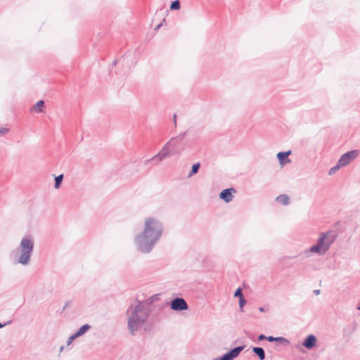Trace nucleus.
Here are the masks:
<instances>
[{"label":"nucleus","mask_w":360,"mask_h":360,"mask_svg":"<svg viewBox=\"0 0 360 360\" xmlns=\"http://www.w3.org/2000/svg\"><path fill=\"white\" fill-rule=\"evenodd\" d=\"M200 167V162H197V163L193 164L192 167H191V170L190 171V172L188 174V177L191 178L194 174H197L198 172V171H199Z\"/></svg>","instance_id":"nucleus-17"},{"label":"nucleus","mask_w":360,"mask_h":360,"mask_svg":"<svg viewBox=\"0 0 360 360\" xmlns=\"http://www.w3.org/2000/svg\"><path fill=\"white\" fill-rule=\"evenodd\" d=\"M314 292L316 294V295H319L320 293V290H316L314 291Z\"/></svg>","instance_id":"nucleus-31"},{"label":"nucleus","mask_w":360,"mask_h":360,"mask_svg":"<svg viewBox=\"0 0 360 360\" xmlns=\"http://www.w3.org/2000/svg\"><path fill=\"white\" fill-rule=\"evenodd\" d=\"M170 307L174 311H184L188 308L186 302L181 297H176L172 300Z\"/></svg>","instance_id":"nucleus-9"},{"label":"nucleus","mask_w":360,"mask_h":360,"mask_svg":"<svg viewBox=\"0 0 360 360\" xmlns=\"http://www.w3.org/2000/svg\"><path fill=\"white\" fill-rule=\"evenodd\" d=\"M34 248V239L32 235H25L20 242L14 255V262L23 266L30 263Z\"/></svg>","instance_id":"nucleus-3"},{"label":"nucleus","mask_w":360,"mask_h":360,"mask_svg":"<svg viewBox=\"0 0 360 360\" xmlns=\"http://www.w3.org/2000/svg\"><path fill=\"white\" fill-rule=\"evenodd\" d=\"M44 105V101L41 100L39 101L35 105H34L32 108V110H34L37 112H43V108Z\"/></svg>","instance_id":"nucleus-16"},{"label":"nucleus","mask_w":360,"mask_h":360,"mask_svg":"<svg viewBox=\"0 0 360 360\" xmlns=\"http://www.w3.org/2000/svg\"><path fill=\"white\" fill-rule=\"evenodd\" d=\"M158 299V295H154L152 297H150L149 299L146 300L145 302H149V307H150V304L153 302L154 300Z\"/></svg>","instance_id":"nucleus-24"},{"label":"nucleus","mask_w":360,"mask_h":360,"mask_svg":"<svg viewBox=\"0 0 360 360\" xmlns=\"http://www.w3.org/2000/svg\"><path fill=\"white\" fill-rule=\"evenodd\" d=\"M245 304H246V300L244 297L239 299V306H240L241 311H243V308Z\"/></svg>","instance_id":"nucleus-22"},{"label":"nucleus","mask_w":360,"mask_h":360,"mask_svg":"<svg viewBox=\"0 0 360 360\" xmlns=\"http://www.w3.org/2000/svg\"><path fill=\"white\" fill-rule=\"evenodd\" d=\"M357 309H358L359 310H360V306H359V307H357Z\"/></svg>","instance_id":"nucleus-35"},{"label":"nucleus","mask_w":360,"mask_h":360,"mask_svg":"<svg viewBox=\"0 0 360 360\" xmlns=\"http://www.w3.org/2000/svg\"><path fill=\"white\" fill-rule=\"evenodd\" d=\"M186 136V132H183L174 138L171 139L169 141H174L172 146H169L172 150L176 151V154H180L184 149V144L182 143Z\"/></svg>","instance_id":"nucleus-7"},{"label":"nucleus","mask_w":360,"mask_h":360,"mask_svg":"<svg viewBox=\"0 0 360 360\" xmlns=\"http://www.w3.org/2000/svg\"><path fill=\"white\" fill-rule=\"evenodd\" d=\"M173 141L167 142V143L162 147L160 151L154 155L150 160L161 162L170 155L176 154V151L172 150V149L169 148V146L173 145Z\"/></svg>","instance_id":"nucleus-5"},{"label":"nucleus","mask_w":360,"mask_h":360,"mask_svg":"<svg viewBox=\"0 0 360 360\" xmlns=\"http://www.w3.org/2000/svg\"><path fill=\"white\" fill-rule=\"evenodd\" d=\"M91 326L89 324H84L81 326L73 335L76 338H78L83 335H84L89 330H90Z\"/></svg>","instance_id":"nucleus-13"},{"label":"nucleus","mask_w":360,"mask_h":360,"mask_svg":"<svg viewBox=\"0 0 360 360\" xmlns=\"http://www.w3.org/2000/svg\"><path fill=\"white\" fill-rule=\"evenodd\" d=\"M164 233L162 222L154 217H147L143 220L142 231L134 237V243L138 251L149 254L160 241Z\"/></svg>","instance_id":"nucleus-1"},{"label":"nucleus","mask_w":360,"mask_h":360,"mask_svg":"<svg viewBox=\"0 0 360 360\" xmlns=\"http://www.w3.org/2000/svg\"><path fill=\"white\" fill-rule=\"evenodd\" d=\"M234 297H238L239 299L244 297L242 292V290L240 288L235 291Z\"/></svg>","instance_id":"nucleus-21"},{"label":"nucleus","mask_w":360,"mask_h":360,"mask_svg":"<svg viewBox=\"0 0 360 360\" xmlns=\"http://www.w3.org/2000/svg\"><path fill=\"white\" fill-rule=\"evenodd\" d=\"M152 312L148 302H140L130 305L126 311L127 329L134 336L141 329L146 330L148 319Z\"/></svg>","instance_id":"nucleus-2"},{"label":"nucleus","mask_w":360,"mask_h":360,"mask_svg":"<svg viewBox=\"0 0 360 360\" xmlns=\"http://www.w3.org/2000/svg\"><path fill=\"white\" fill-rule=\"evenodd\" d=\"M276 200L283 205H288L290 203V198L286 194H281L276 197Z\"/></svg>","instance_id":"nucleus-15"},{"label":"nucleus","mask_w":360,"mask_h":360,"mask_svg":"<svg viewBox=\"0 0 360 360\" xmlns=\"http://www.w3.org/2000/svg\"><path fill=\"white\" fill-rule=\"evenodd\" d=\"M11 322V321H8L7 323H4V324H2V323H0V328H3L4 326H6V325H8V324H9Z\"/></svg>","instance_id":"nucleus-29"},{"label":"nucleus","mask_w":360,"mask_h":360,"mask_svg":"<svg viewBox=\"0 0 360 360\" xmlns=\"http://www.w3.org/2000/svg\"><path fill=\"white\" fill-rule=\"evenodd\" d=\"M291 150L278 153L276 157L279 161V163L281 165H284L285 163L290 162V160L288 159V157L291 154Z\"/></svg>","instance_id":"nucleus-12"},{"label":"nucleus","mask_w":360,"mask_h":360,"mask_svg":"<svg viewBox=\"0 0 360 360\" xmlns=\"http://www.w3.org/2000/svg\"><path fill=\"white\" fill-rule=\"evenodd\" d=\"M359 151L358 150H349L342 155L338 162L342 167H346L354 160H355L359 156Z\"/></svg>","instance_id":"nucleus-6"},{"label":"nucleus","mask_w":360,"mask_h":360,"mask_svg":"<svg viewBox=\"0 0 360 360\" xmlns=\"http://www.w3.org/2000/svg\"><path fill=\"white\" fill-rule=\"evenodd\" d=\"M342 167L337 162L336 165L331 167L328 172L329 175L334 174L338 170H339Z\"/></svg>","instance_id":"nucleus-20"},{"label":"nucleus","mask_w":360,"mask_h":360,"mask_svg":"<svg viewBox=\"0 0 360 360\" xmlns=\"http://www.w3.org/2000/svg\"><path fill=\"white\" fill-rule=\"evenodd\" d=\"M276 340L275 342H281V343H288V340L283 337H277V338H275Z\"/></svg>","instance_id":"nucleus-23"},{"label":"nucleus","mask_w":360,"mask_h":360,"mask_svg":"<svg viewBox=\"0 0 360 360\" xmlns=\"http://www.w3.org/2000/svg\"><path fill=\"white\" fill-rule=\"evenodd\" d=\"M63 175L60 174L55 178V188H58L62 183Z\"/></svg>","instance_id":"nucleus-19"},{"label":"nucleus","mask_w":360,"mask_h":360,"mask_svg":"<svg viewBox=\"0 0 360 360\" xmlns=\"http://www.w3.org/2000/svg\"><path fill=\"white\" fill-rule=\"evenodd\" d=\"M266 340L269 341V342H275L276 339L273 336H269V337H266Z\"/></svg>","instance_id":"nucleus-27"},{"label":"nucleus","mask_w":360,"mask_h":360,"mask_svg":"<svg viewBox=\"0 0 360 360\" xmlns=\"http://www.w3.org/2000/svg\"><path fill=\"white\" fill-rule=\"evenodd\" d=\"M8 131V129L1 127L0 128V135H3Z\"/></svg>","instance_id":"nucleus-26"},{"label":"nucleus","mask_w":360,"mask_h":360,"mask_svg":"<svg viewBox=\"0 0 360 360\" xmlns=\"http://www.w3.org/2000/svg\"><path fill=\"white\" fill-rule=\"evenodd\" d=\"M259 311L261 312H264L266 311V309L264 307H261L259 308Z\"/></svg>","instance_id":"nucleus-30"},{"label":"nucleus","mask_w":360,"mask_h":360,"mask_svg":"<svg viewBox=\"0 0 360 360\" xmlns=\"http://www.w3.org/2000/svg\"><path fill=\"white\" fill-rule=\"evenodd\" d=\"M316 340L314 335H309L302 342V345L307 349H311L316 345Z\"/></svg>","instance_id":"nucleus-11"},{"label":"nucleus","mask_w":360,"mask_h":360,"mask_svg":"<svg viewBox=\"0 0 360 360\" xmlns=\"http://www.w3.org/2000/svg\"><path fill=\"white\" fill-rule=\"evenodd\" d=\"M181 7V4L179 0H175L172 2L170 5V9L171 10H179Z\"/></svg>","instance_id":"nucleus-18"},{"label":"nucleus","mask_w":360,"mask_h":360,"mask_svg":"<svg viewBox=\"0 0 360 360\" xmlns=\"http://www.w3.org/2000/svg\"><path fill=\"white\" fill-rule=\"evenodd\" d=\"M337 237L338 234L333 230L320 233L316 243L307 250L305 253L311 252L319 256L326 255L335 241Z\"/></svg>","instance_id":"nucleus-4"},{"label":"nucleus","mask_w":360,"mask_h":360,"mask_svg":"<svg viewBox=\"0 0 360 360\" xmlns=\"http://www.w3.org/2000/svg\"><path fill=\"white\" fill-rule=\"evenodd\" d=\"M252 352L259 357V360L265 359V352L263 348L254 347H252Z\"/></svg>","instance_id":"nucleus-14"},{"label":"nucleus","mask_w":360,"mask_h":360,"mask_svg":"<svg viewBox=\"0 0 360 360\" xmlns=\"http://www.w3.org/2000/svg\"><path fill=\"white\" fill-rule=\"evenodd\" d=\"M233 193H236L233 188H226L219 193V198L226 202H230L233 198Z\"/></svg>","instance_id":"nucleus-10"},{"label":"nucleus","mask_w":360,"mask_h":360,"mask_svg":"<svg viewBox=\"0 0 360 360\" xmlns=\"http://www.w3.org/2000/svg\"><path fill=\"white\" fill-rule=\"evenodd\" d=\"M75 339H76V338L73 334L72 335H70L67 340V345L68 346L72 344V341Z\"/></svg>","instance_id":"nucleus-25"},{"label":"nucleus","mask_w":360,"mask_h":360,"mask_svg":"<svg viewBox=\"0 0 360 360\" xmlns=\"http://www.w3.org/2000/svg\"><path fill=\"white\" fill-rule=\"evenodd\" d=\"M162 24H159L156 27L155 30H158L161 27Z\"/></svg>","instance_id":"nucleus-33"},{"label":"nucleus","mask_w":360,"mask_h":360,"mask_svg":"<svg viewBox=\"0 0 360 360\" xmlns=\"http://www.w3.org/2000/svg\"><path fill=\"white\" fill-rule=\"evenodd\" d=\"M176 115H174V122L176 121Z\"/></svg>","instance_id":"nucleus-34"},{"label":"nucleus","mask_w":360,"mask_h":360,"mask_svg":"<svg viewBox=\"0 0 360 360\" xmlns=\"http://www.w3.org/2000/svg\"><path fill=\"white\" fill-rule=\"evenodd\" d=\"M243 346H239L231 349L229 352L224 354L220 357L214 358L212 360H233L238 356L240 353L243 350Z\"/></svg>","instance_id":"nucleus-8"},{"label":"nucleus","mask_w":360,"mask_h":360,"mask_svg":"<svg viewBox=\"0 0 360 360\" xmlns=\"http://www.w3.org/2000/svg\"><path fill=\"white\" fill-rule=\"evenodd\" d=\"M63 349H64V346H60V352H63Z\"/></svg>","instance_id":"nucleus-32"},{"label":"nucleus","mask_w":360,"mask_h":360,"mask_svg":"<svg viewBox=\"0 0 360 360\" xmlns=\"http://www.w3.org/2000/svg\"><path fill=\"white\" fill-rule=\"evenodd\" d=\"M258 340L260 341L263 340H266V337L264 335L262 334L258 336Z\"/></svg>","instance_id":"nucleus-28"}]
</instances>
